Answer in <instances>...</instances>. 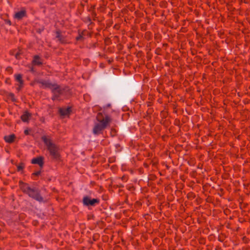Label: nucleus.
I'll list each match as a JSON object with an SVG mask.
<instances>
[{"instance_id":"nucleus-14","label":"nucleus","mask_w":250,"mask_h":250,"mask_svg":"<svg viewBox=\"0 0 250 250\" xmlns=\"http://www.w3.org/2000/svg\"><path fill=\"white\" fill-rule=\"evenodd\" d=\"M31 70L32 71L33 70V69L32 67H31Z\"/></svg>"},{"instance_id":"nucleus-13","label":"nucleus","mask_w":250,"mask_h":250,"mask_svg":"<svg viewBox=\"0 0 250 250\" xmlns=\"http://www.w3.org/2000/svg\"><path fill=\"white\" fill-rule=\"evenodd\" d=\"M24 133H25V134H28V130H25L24 131Z\"/></svg>"},{"instance_id":"nucleus-7","label":"nucleus","mask_w":250,"mask_h":250,"mask_svg":"<svg viewBox=\"0 0 250 250\" xmlns=\"http://www.w3.org/2000/svg\"><path fill=\"white\" fill-rule=\"evenodd\" d=\"M71 108H62L60 109V113L62 116H66L68 115L71 112Z\"/></svg>"},{"instance_id":"nucleus-8","label":"nucleus","mask_w":250,"mask_h":250,"mask_svg":"<svg viewBox=\"0 0 250 250\" xmlns=\"http://www.w3.org/2000/svg\"><path fill=\"white\" fill-rule=\"evenodd\" d=\"M15 136L14 134L6 136L4 137V140L5 142L11 143L13 142L15 139Z\"/></svg>"},{"instance_id":"nucleus-2","label":"nucleus","mask_w":250,"mask_h":250,"mask_svg":"<svg viewBox=\"0 0 250 250\" xmlns=\"http://www.w3.org/2000/svg\"><path fill=\"white\" fill-rule=\"evenodd\" d=\"M20 187L21 189L25 193H27L29 196L39 201H42V198L40 195L38 191L33 188H31L29 186L22 182H20Z\"/></svg>"},{"instance_id":"nucleus-9","label":"nucleus","mask_w":250,"mask_h":250,"mask_svg":"<svg viewBox=\"0 0 250 250\" xmlns=\"http://www.w3.org/2000/svg\"><path fill=\"white\" fill-rule=\"evenodd\" d=\"M30 116V114L28 112H25L21 116V119L23 122H27Z\"/></svg>"},{"instance_id":"nucleus-6","label":"nucleus","mask_w":250,"mask_h":250,"mask_svg":"<svg viewBox=\"0 0 250 250\" xmlns=\"http://www.w3.org/2000/svg\"><path fill=\"white\" fill-rule=\"evenodd\" d=\"M25 15V11L24 10H21L15 13L14 17L15 19L20 20L24 17Z\"/></svg>"},{"instance_id":"nucleus-12","label":"nucleus","mask_w":250,"mask_h":250,"mask_svg":"<svg viewBox=\"0 0 250 250\" xmlns=\"http://www.w3.org/2000/svg\"><path fill=\"white\" fill-rule=\"evenodd\" d=\"M23 168L24 165L23 164H21L17 167L18 170L19 171L22 170Z\"/></svg>"},{"instance_id":"nucleus-1","label":"nucleus","mask_w":250,"mask_h":250,"mask_svg":"<svg viewBox=\"0 0 250 250\" xmlns=\"http://www.w3.org/2000/svg\"><path fill=\"white\" fill-rule=\"evenodd\" d=\"M97 120L98 123L95 124L93 130L95 134H99L105 128L109 125L111 119L108 116L99 113L97 116Z\"/></svg>"},{"instance_id":"nucleus-3","label":"nucleus","mask_w":250,"mask_h":250,"mask_svg":"<svg viewBox=\"0 0 250 250\" xmlns=\"http://www.w3.org/2000/svg\"><path fill=\"white\" fill-rule=\"evenodd\" d=\"M42 139L47 146V148L50 152V154L55 159L59 157V152L58 147L54 144H52L50 140L47 137L44 136Z\"/></svg>"},{"instance_id":"nucleus-11","label":"nucleus","mask_w":250,"mask_h":250,"mask_svg":"<svg viewBox=\"0 0 250 250\" xmlns=\"http://www.w3.org/2000/svg\"><path fill=\"white\" fill-rule=\"evenodd\" d=\"M15 78L16 80L20 83V85L19 86V87L20 88L21 85L22 83V80H21V76L20 74H17L15 75Z\"/></svg>"},{"instance_id":"nucleus-5","label":"nucleus","mask_w":250,"mask_h":250,"mask_svg":"<svg viewBox=\"0 0 250 250\" xmlns=\"http://www.w3.org/2000/svg\"><path fill=\"white\" fill-rule=\"evenodd\" d=\"M31 163L33 164H38L42 167L43 164V158L42 157L34 158L32 160Z\"/></svg>"},{"instance_id":"nucleus-4","label":"nucleus","mask_w":250,"mask_h":250,"mask_svg":"<svg viewBox=\"0 0 250 250\" xmlns=\"http://www.w3.org/2000/svg\"><path fill=\"white\" fill-rule=\"evenodd\" d=\"M98 202L99 200L97 199H91L88 197H85L83 199V204L86 206H93Z\"/></svg>"},{"instance_id":"nucleus-10","label":"nucleus","mask_w":250,"mask_h":250,"mask_svg":"<svg viewBox=\"0 0 250 250\" xmlns=\"http://www.w3.org/2000/svg\"><path fill=\"white\" fill-rule=\"evenodd\" d=\"M32 62L34 64H40L41 63V61L40 58L39 57V56H36L34 57Z\"/></svg>"}]
</instances>
